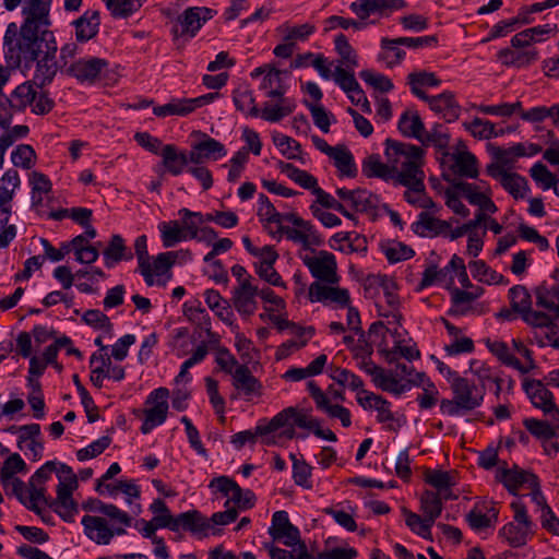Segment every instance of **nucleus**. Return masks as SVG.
<instances>
[{
  "instance_id": "f257e3e1",
  "label": "nucleus",
  "mask_w": 559,
  "mask_h": 559,
  "mask_svg": "<svg viewBox=\"0 0 559 559\" xmlns=\"http://www.w3.org/2000/svg\"><path fill=\"white\" fill-rule=\"evenodd\" d=\"M384 153L389 163L401 166L395 185L407 188L404 192L405 201L411 204L413 200H420L425 192V173L421 168L424 150L411 143L386 139Z\"/></svg>"
},
{
  "instance_id": "f03ea898",
  "label": "nucleus",
  "mask_w": 559,
  "mask_h": 559,
  "mask_svg": "<svg viewBox=\"0 0 559 559\" xmlns=\"http://www.w3.org/2000/svg\"><path fill=\"white\" fill-rule=\"evenodd\" d=\"M453 397L440 402V411L451 417L462 416L483 404L485 397L484 385H477L467 378L455 376L450 381Z\"/></svg>"
},
{
  "instance_id": "7ed1b4c3",
  "label": "nucleus",
  "mask_w": 559,
  "mask_h": 559,
  "mask_svg": "<svg viewBox=\"0 0 559 559\" xmlns=\"http://www.w3.org/2000/svg\"><path fill=\"white\" fill-rule=\"evenodd\" d=\"M41 39L45 37H4L5 61L8 67L15 69L22 62L27 67L40 57Z\"/></svg>"
},
{
  "instance_id": "20e7f679",
  "label": "nucleus",
  "mask_w": 559,
  "mask_h": 559,
  "mask_svg": "<svg viewBox=\"0 0 559 559\" xmlns=\"http://www.w3.org/2000/svg\"><path fill=\"white\" fill-rule=\"evenodd\" d=\"M438 44L437 37H396L390 39L383 37L378 60L384 62L388 68H393L402 62L405 57L403 46L407 48L435 47Z\"/></svg>"
},
{
  "instance_id": "39448f33",
  "label": "nucleus",
  "mask_w": 559,
  "mask_h": 559,
  "mask_svg": "<svg viewBox=\"0 0 559 559\" xmlns=\"http://www.w3.org/2000/svg\"><path fill=\"white\" fill-rule=\"evenodd\" d=\"M22 9L24 22L20 35H53L49 29L51 0H24Z\"/></svg>"
},
{
  "instance_id": "423d86ee",
  "label": "nucleus",
  "mask_w": 559,
  "mask_h": 559,
  "mask_svg": "<svg viewBox=\"0 0 559 559\" xmlns=\"http://www.w3.org/2000/svg\"><path fill=\"white\" fill-rule=\"evenodd\" d=\"M539 38L537 41H540ZM535 37L530 39L512 37L511 45L500 49L497 59L501 64L513 68H525L535 62L538 58V51L534 47Z\"/></svg>"
},
{
  "instance_id": "0eeeda50",
  "label": "nucleus",
  "mask_w": 559,
  "mask_h": 559,
  "mask_svg": "<svg viewBox=\"0 0 559 559\" xmlns=\"http://www.w3.org/2000/svg\"><path fill=\"white\" fill-rule=\"evenodd\" d=\"M169 390L167 388H158L153 390L146 397L145 404L148 405L144 409V420L141 426V432L150 433L155 427L165 423L168 414Z\"/></svg>"
},
{
  "instance_id": "6e6552de",
  "label": "nucleus",
  "mask_w": 559,
  "mask_h": 559,
  "mask_svg": "<svg viewBox=\"0 0 559 559\" xmlns=\"http://www.w3.org/2000/svg\"><path fill=\"white\" fill-rule=\"evenodd\" d=\"M304 264L308 267L312 277L319 283L335 285L340 282L336 258L333 253L321 250L317 255H305Z\"/></svg>"
},
{
  "instance_id": "1a4fd4ad",
  "label": "nucleus",
  "mask_w": 559,
  "mask_h": 559,
  "mask_svg": "<svg viewBox=\"0 0 559 559\" xmlns=\"http://www.w3.org/2000/svg\"><path fill=\"white\" fill-rule=\"evenodd\" d=\"M0 481L7 495L15 496L28 510L36 514H41L39 503L47 502V497L43 496L41 489H31L28 484L26 485L23 480L14 476L10 477V479L2 477Z\"/></svg>"
},
{
  "instance_id": "9d476101",
  "label": "nucleus",
  "mask_w": 559,
  "mask_h": 559,
  "mask_svg": "<svg viewBox=\"0 0 559 559\" xmlns=\"http://www.w3.org/2000/svg\"><path fill=\"white\" fill-rule=\"evenodd\" d=\"M44 48H41L40 57L37 61L36 70L33 78V84L41 88L50 84L57 73L56 52L58 49L55 37L41 39Z\"/></svg>"
},
{
  "instance_id": "9b49d317",
  "label": "nucleus",
  "mask_w": 559,
  "mask_h": 559,
  "mask_svg": "<svg viewBox=\"0 0 559 559\" xmlns=\"http://www.w3.org/2000/svg\"><path fill=\"white\" fill-rule=\"evenodd\" d=\"M309 300L311 302L335 304L345 308L350 302L349 292L346 288L334 287L331 284L313 282L309 286Z\"/></svg>"
},
{
  "instance_id": "f8f14e48",
  "label": "nucleus",
  "mask_w": 559,
  "mask_h": 559,
  "mask_svg": "<svg viewBox=\"0 0 559 559\" xmlns=\"http://www.w3.org/2000/svg\"><path fill=\"white\" fill-rule=\"evenodd\" d=\"M523 388L530 396L533 405L552 419H559V409L554 403L552 393L539 380H526Z\"/></svg>"
},
{
  "instance_id": "ddd939ff",
  "label": "nucleus",
  "mask_w": 559,
  "mask_h": 559,
  "mask_svg": "<svg viewBox=\"0 0 559 559\" xmlns=\"http://www.w3.org/2000/svg\"><path fill=\"white\" fill-rule=\"evenodd\" d=\"M269 534L274 540L282 542L287 547L301 543L299 530L289 522L286 511H276L273 514Z\"/></svg>"
},
{
  "instance_id": "4468645a",
  "label": "nucleus",
  "mask_w": 559,
  "mask_h": 559,
  "mask_svg": "<svg viewBox=\"0 0 559 559\" xmlns=\"http://www.w3.org/2000/svg\"><path fill=\"white\" fill-rule=\"evenodd\" d=\"M107 66L108 62L102 58L79 59L69 66L67 73L80 83L94 84Z\"/></svg>"
},
{
  "instance_id": "2eb2a0df",
  "label": "nucleus",
  "mask_w": 559,
  "mask_h": 559,
  "mask_svg": "<svg viewBox=\"0 0 559 559\" xmlns=\"http://www.w3.org/2000/svg\"><path fill=\"white\" fill-rule=\"evenodd\" d=\"M307 388L319 411L326 413L332 418H338L343 427L347 428L352 425L350 412L346 407L338 404L332 405L326 394L314 381H309Z\"/></svg>"
},
{
  "instance_id": "dca6fc26",
  "label": "nucleus",
  "mask_w": 559,
  "mask_h": 559,
  "mask_svg": "<svg viewBox=\"0 0 559 559\" xmlns=\"http://www.w3.org/2000/svg\"><path fill=\"white\" fill-rule=\"evenodd\" d=\"M336 194L341 200L348 202L353 211L361 213L374 212L380 201L378 195L361 188L354 190L337 188Z\"/></svg>"
},
{
  "instance_id": "f3484780",
  "label": "nucleus",
  "mask_w": 559,
  "mask_h": 559,
  "mask_svg": "<svg viewBox=\"0 0 559 559\" xmlns=\"http://www.w3.org/2000/svg\"><path fill=\"white\" fill-rule=\"evenodd\" d=\"M276 234L285 235L288 240L302 245L305 249L323 245V238L310 222H307V225H298L296 228L280 225L277 231L272 234L273 237Z\"/></svg>"
},
{
  "instance_id": "a211bd4d",
  "label": "nucleus",
  "mask_w": 559,
  "mask_h": 559,
  "mask_svg": "<svg viewBox=\"0 0 559 559\" xmlns=\"http://www.w3.org/2000/svg\"><path fill=\"white\" fill-rule=\"evenodd\" d=\"M257 296V285H253V283H242L241 286L234 287L231 302L240 316L248 318L252 316L258 308Z\"/></svg>"
},
{
  "instance_id": "6ab92c4d",
  "label": "nucleus",
  "mask_w": 559,
  "mask_h": 559,
  "mask_svg": "<svg viewBox=\"0 0 559 559\" xmlns=\"http://www.w3.org/2000/svg\"><path fill=\"white\" fill-rule=\"evenodd\" d=\"M401 166H395L388 162L384 164L378 154L367 156L361 163V173L367 178H380L384 181H397Z\"/></svg>"
},
{
  "instance_id": "aec40b11",
  "label": "nucleus",
  "mask_w": 559,
  "mask_h": 559,
  "mask_svg": "<svg viewBox=\"0 0 559 559\" xmlns=\"http://www.w3.org/2000/svg\"><path fill=\"white\" fill-rule=\"evenodd\" d=\"M177 532L182 528L198 538L209 536L210 521L198 510H189L176 516Z\"/></svg>"
},
{
  "instance_id": "412c9836",
  "label": "nucleus",
  "mask_w": 559,
  "mask_h": 559,
  "mask_svg": "<svg viewBox=\"0 0 559 559\" xmlns=\"http://www.w3.org/2000/svg\"><path fill=\"white\" fill-rule=\"evenodd\" d=\"M85 536L97 545H109L112 534L109 531V523L106 518L96 515H84L81 520Z\"/></svg>"
},
{
  "instance_id": "4be33fe9",
  "label": "nucleus",
  "mask_w": 559,
  "mask_h": 559,
  "mask_svg": "<svg viewBox=\"0 0 559 559\" xmlns=\"http://www.w3.org/2000/svg\"><path fill=\"white\" fill-rule=\"evenodd\" d=\"M497 478L510 493L516 495L518 490L524 485L528 487L536 486L538 477L533 473L514 466L513 468H501L498 472Z\"/></svg>"
},
{
  "instance_id": "5701e85b",
  "label": "nucleus",
  "mask_w": 559,
  "mask_h": 559,
  "mask_svg": "<svg viewBox=\"0 0 559 559\" xmlns=\"http://www.w3.org/2000/svg\"><path fill=\"white\" fill-rule=\"evenodd\" d=\"M414 234L419 237H437L448 233L451 228V224L447 221H442L431 216L427 212H421L418 215L416 222L411 225Z\"/></svg>"
},
{
  "instance_id": "b1692460",
  "label": "nucleus",
  "mask_w": 559,
  "mask_h": 559,
  "mask_svg": "<svg viewBox=\"0 0 559 559\" xmlns=\"http://www.w3.org/2000/svg\"><path fill=\"white\" fill-rule=\"evenodd\" d=\"M216 11L206 7H191L183 11L178 17V22L182 26L183 32L192 35L201 29V27L210 21Z\"/></svg>"
},
{
  "instance_id": "393cba45",
  "label": "nucleus",
  "mask_w": 559,
  "mask_h": 559,
  "mask_svg": "<svg viewBox=\"0 0 559 559\" xmlns=\"http://www.w3.org/2000/svg\"><path fill=\"white\" fill-rule=\"evenodd\" d=\"M431 110L439 114L445 121L451 122L459 118L461 107L452 92H443L437 96H430L425 100Z\"/></svg>"
},
{
  "instance_id": "a878e982",
  "label": "nucleus",
  "mask_w": 559,
  "mask_h": 559,
  "mask_svg": "<svg viewBox=\"0 0 559 559\" xmlns=\"http://www.w3.org/2000/svg\"><path fill=\"white\" fill-rule=\"evenodd\" d=\"M453 189L462 193V195L472 204L479 207L481 211H487V213L497 212V206L492 202V200L486 195L485 193L478 190L479 187L465 182V181H453Z\"/></svg>"
},
{
  "instance_id": "bb28decb",
  "label": "nucleus",
  "mask_w": 559,
  "mask_h": 559,
  "mask_svg": "<svg viewBox=\"0 0 559 559\" xmlns=\"http://www.w3.org/2000/svg\"><path fill=\"white\" fill-rule=\"evenodd\" d=\"M82 508L85 511L102 513L110 521H117L118 523L123 525L132 524V518L127 512L119 509L115 504L105 503L96 498H90L88 500L83 502Z\"/></svg>"
},
{
  "instance_id": "cd10ccee",
  "label": "nucleus",
  "mask_w": 559,
  "mask_h": 559,
  "mask_svg": "<svg viewBox=\"0 0 559 559\" xmlns=\"http://www.w3.org/2000/svg\"><path fill=\"white\" fill-rule=\"evenodd\" d=\"M160 156L163 166L173 176L181 175L188 165L186 152L179 151L174 144L164 145Z\"/></svg>"
},
{
  "instance_id": "c85d7f7f",
  "label": "nucleus",
  "mask_w": 559,
  "mask_h": 559,
  "mask_svg": "<svg viewBox=\"0 0 559 559\" xmlns=\"http://www.w3.org/2000/svg\"><path fill=\"white\" fill-rule=\"evenodd\" d=\"M340 177L355 178L358 169L354 159V155L344 144L336 145L335 151L330 155Z\"/></svg>"
},
{
  "instance_id": "c756f323",
  "label": "nucleus",
  "mask_w": 559,
  "mask_h": 559,
  "mask_svg": "<svg viewBox=\"0 0 559 559\" xmlns=\"http://www.w3.org/2000/svg\"><path fill=\"white\" fill-rule=\"evenodd\" d=\"M233 385L247 396L260 394L262 388L259 380L246 365L237 366L233 372Z\"/></svg>"
},
{
  "instance_id": "7c9ffc66",
  "label": "nucleus",
  "mask_w": 559,
  "mask_h": 559,
  "mask_svg": "<svg viewBox=\"0 0 559 559\" xmlns=\"http://www.w3.org/2000/svg\"><path fill=\"white\" fill-rule=\"evenodd\" d=\"M105 265L110 269L122 260H131L133 253L127 249L123 238L115 234L111 236L107 248L103 252Z\"/></svg>"
},
{
  "instance_id": "2f4dec72",
  "label": "nucleus",
  "mask_w": 559,
  "mask_h": 559,
  "mask_svg": "<svg viewBox=\"0 0 559 559\" xmlns=\"http://www.w3.org/2000/svg\"><path fill=\"white\" fill-rule=\"evenodd\" d=\"M452 171L460 177L475 179L478 177L479 170L477 159L471 152H459L452 155Z\"/></svg>"
},
{
  "instance_id": "473e14b6",
  "label": "nucleus",
  "mask_w": 559,
  "mask_h": 559,
  "mask_svg": "<svg viewBox=\"0 0 559 559\" xmlns=\"http://www.w3.org/2000/svg\"><path fill=\"white\" fill-rule=\"evenodd\" d=\"M397 128L404 136L418 141L421 140L425 131V124L418 112L411 110H406L401 115Z\"/></svg>"
},
{
  "instance_id": "72a5a7b5",
  "label": "nucleus",
  "mask_w": 559,
  "mask_h": 559,
  "mask_svg": "<svg viewBox=\"0 0 559 559\" xmlns=\"http://www.w3.org/2000/svg\"><path fill=\"white\" fill-rule=\"evenodd\" d=\"M407 81L412 93L421 100H426L430 97L423 91V87H433L440 85L441 83L435 73L426 71L409 73Z\"/></svg>"
},
{
  "instance_id": "f704fd0d",
  "label": "nucleus",
  "mask_w": 559,
  "mask_h": 559,
  "mask_svg": "<svg viewBox=\"0 0 559 559\" xmlns=\"http://www.w3.org/2000/svg\"><path fill=\"white\" fill-rule=\"evenodd\" d=\"M280 170L285 174L289 179L299 185L301 188L310 190L311 192L318 188V180L314 176L306 170L299 169L293 164L280 162Z\"/></svg>"
},
{
  "instance_id": "c9c22d12",
  "label": "nucleus",
  "mask_w": 559,
  "mask_h": 559,
  "mask_svg": "<svg viewBox=\"0 0 559 559\" xmlns=\"http://www.w3.org/2000/svg\"><path fill=\"white\" fill-rule=\"evenodd\" d=\"M193 111L191 98H171L167 104L153 108L154 115L163 118L168 116L185 117Z\"/></svg>"
},
{
  "instance_id": "e433bc0d",
  "label": "nucleus",
  "mask_w": 559,
  "mask_h": 559,
  "mask_svg": "<svg viewBox=\"0 0 559 559\" xmlns=\"http://www.w3.org/2000/svg\"><path fill=\"white\" fill-rule=\"evenodd\" d=\"M295 109L296 103L294 99H280L274 106L265 103L259 116L265 121L278 122L284 117L290 115Z\"/></svg>"
},
{
  "instance_id": "4c0bfd02",
  "label": "nucleus",
  "mask_w": 559,
  "mask_h": 559,
  "mask_svg": "<svg viewBox=\"0 0 559 559\" xmlns=\"http://www.w3.org/2000/svg\"><path fill=\"white\" fill-rule=\"evenodd\" d=\"M71 24L75 28V35H97L100 25V13L97 10H86Z\"/></svg>"
},
{
  "instance_id": "58836bf2",
  "label": "nucleus",
  "mask_w": 559,
  "mask_h": 559,
  "mask_svg": "<svg viewBox=\"0 0 559 559\" xmlns=\"http://www.w3.org/2000/svg\"><path fill=\"white\" fill-rule=\"evenodd\" d=\"M29 185L32 186V206L38 209L43 204V195L51 191L52 183L45 174L33 171L29 175Z\"/></svg>"
},
{
  "instance_id": "ea45409f",
  "label": "nucleus",
  "mask_w": 559,
  "mask_h": 559,
  "mask_svg": "<svg viewBox=\"0 0 559 559\" xmlns=\"http://www.w3.org/2000/svg\"><path fill=\"white\" fill-rule=\"evenodd\" d=\"M21 185L17 170L8 169L0 179V205H12L14 191Z\"/></svg>"
},
{
  "instance_id": "a19ab883",
  "label": "nucleus",
  "mask_w": 559,
  "mask_h": 559,
  "mask_svg": "<svg viewBox=\"0 0 559 559\" xmlns=\"http://www.w3.org/2000/svg\"><path fill=\"white\" fill-rule=\"evenodd\" d=\"M158 230L165 248H171L183 240H188L179 221L163 222L158 225Z\"/></svg>"
},
{
  "instance_id": "79ce46f5",
  "label": "nucleus",
  "mask_w": 559,
  "mask_h": 559,
  "mask_svg": "<svg viewBox=\"0 0 559 559\" xmlns=\"http://www.w3.org/2000/svg\"><path fill=\"white\" fill-rule=\"evenodd\" d=\"M443 509L442 498L440 493L432 490H426L420 497V510L431 523H435L440 516Z\"/></svg>"
},
{
  "instance_id": "37998d69",
  "label": "nucleus",
  "mask_w": 559,
  "mask_h": 559,
  "mask_svg": "<svg viewBox=\"0 0 559 559\" xmlns=\"http://www.w3.org/2000/svg\"><path fill=\"white\" fill-rule=\"evenodd\" d=\"M373 383L382 391L392 393L395 396H400L404 392L411 390V383L399 381L392 371L383 370L377 378H374Z\"/></svg>"
},
{
  "instance_id": "c03bdc74",
  "label": "nucleus",
  "mask_w": 559,
  "mask_h": 559,
  "mask_svg": "<svg viewBox=\"0 0 559 559\" xmlns=\"http://www.w3.org/2000/svg\"><path fill=\"white\" fill-rule=\"evenodd\" d=\"M380 352L384 356L386 362L391 365L395 364L400 357H404L408 361L420 357V352L416 346L402 345L401 341H396L392 348H383Z\"/></svg>"
},
{
  "instance_id": "a18cd8bd",
  "label": "nucleus",
  "mask_w": 559,
  "mask_h": 559,
  "mask_svg": "<svg viewBox=\"0 0 559 559\" xmlns=\"http://www.w3.org/2000/svg\"><path fill=\"white\" fill-rule=\"evenodd\" d=\"M536 306L555 312L559 301V285H539L535 289Z\"/></svg>"
},
{
  "instance_id": "49530a36",
  "label": "nucleus",
  "mask_w": 559,
  "mask_h": 559,
  "mask_svg": "<svg viewBox=\"0 0 559 559\" xmlns=\"http://www.w3.org/2000/svg\"><path fill=\"white\" fill-rule=\"evenodd\" d=\"M532 531L523 525L510 522L506 524L499 532V535L508 542L512 547H521L526 544L527 537Z\"/></svg>"
},
{
  "instance_id": "de8ad7c7",
  "label": "nucleus",
  "mask_w": 559,
  "mask_h": 559,
  "mask_svg": "<svg viewBox=\"0 0 559 559\" xmlns=\"http://www.w3.org/2000/svg\"><path fill=\"white\" fill-rule=\"evenodd\" d=\"M194 134L202 138L198 143L205 159L217 160L226 156L227 150L223 143L201 131H197Z\"/></svg>"
},
{
  "instance_id": "09e8293b",
  "label": "nucleus",
  "mask_w": 559,
  "mask_h": 559,
  "mask_svg": "<svg viewBox=\"0 0 559 559\" xmlns=\"http://www.w3.org/2000/svg\"><path fill=\"white\" fill-rule=\"evenodd\" d=\"M92 367L90 380L98 389L103 386V381L106 377V367L110 365V357L108 354L93 353L90 358Z\"/></svg>"
},
{
  "instance_id": "8fccbe9b",
  "label": "nucleus",
  "mask_w": 559,
  "mask_h": 559,
  "mask_svg": "<svg viewBox=\"0 0 559 559\" xmlns=\"http://www.w3.org/2000/svg\"><path fill=\"white\" fill-rule=\"evenodd\" d=\"M510 305L516 313L523 317L532 308V298L522 285H515L509 289Z\"/></svg>"
},
{
  "instance_id": "3c124183",
  "label": "nucleus",
  "mask_w": 559,
  "mask_h": 559,
  "mask_svg": "<svg viewBox=\"0 0 559 559\" xmlns=\"http://www.w3.org/2000/svg\"><path fill=\"white\" fill-rule=\"evenodd\" d=\"M118 491L126 495L127 503L132 507V510L135 514H140L142 511L140 503H133V500H138L141 495L140 487L134 483V480H118L112 487L111 496H115Z\"/></svg>"
},
{
  "instance_id": "603ef678",
  "label": "nucleus",
  "mask_w": 559,
  "mask_h": 559,
  "mask_svg": "<svg viewBox=\"0 0 559 559\" xmlns=\"http://www.w3.org/2000/svg\"><path fill=\"white\" fill-rule=\"evenodd\" d=\"M178 215L181 218L180 226L185 230L188 239L198 237L200 225L203 224V214L200 212H193L189 209H180Z\"/></svg>"
},
{
  "instance_id": "864d4df0",
  "label": "nucleus",
  "mask_w": 559,
  "mask_h": 559,
  "mask_svg": "<svg viewBox=\"0 0 559 559\" xmlns=\"http://www.w3.org/2000/svg\"><path fill=\"white\" fill-rule=\"evenodd\" d=\"M10 96L13 109L23 111L28 105L33 104L35 90L32 83L25 82L16 86Z\"/></svg>"
},
{
  "instance_id": "5fc2aeb1",
  "label": "nucleus",
  "mask_w": 559,
  "mask_h": 559,
  "mask_svg": "<svg viewBox=\"0 0 559 559\" xmlns=\"http://www.w3.org/2000/svg\"><path fill=\"white\" fill-rule=\"evenodd\" d=\"M82 320L95 329H99L106 336L111 338L114 336V325L108 316L97 309H91L84 312Z\"/></svg>"
},
{
  "instance_id": "6e6d98bb",
  "label": "nucleus",
  "mask_w": 559,
  "mask_h": 559,
  "mask_svg": "<svg viewBox=\"0 0 559 559\" xmlns=\"http://www.w3.org/2000/svg\"><path fill=\"white\" fill-rule=\"evenodd\" d=\"M469 269L474 278L487 284H499L503 282V275L491 270L484 261L469 262Z\"/></svg>"
},
{
  "instance_id": "4d7b16f0",
  "label": "nucleus",
  "mask_w": 559,
  "mask_h": 559,
  "mask_svg": "<svg viewBox=\"0 0 559 559\" xmlns=\"http://www.w3.org/2000/svg\"><path fill=\"white\" fill-rule=\"evenodd\" d=\"M531 24V20H527L525 15L519 10L518 14L513 17L501 20L496 23L489 35H503L508 33L518 32L524 25Z\"/></svg>"
},
{
  "instance_id": "13d9d810",
  "label": "nucleus",
  "mask_w": 559,
  "mask_h": 559,
  "mask_svg": "<svg viewBox=\"0 0 559 559\" xmlns=\"http://www.w3.org/2000/svg\"><path fill=\"white\" fill-rule=\"evenodd\" d=\"M234 104L239 111L247 116L255 118L260 115L254 96L250 90L236 91L234 93Z\"/></svg>"
},
{
  "instance_id": "bf43d9fd",
  "label": "nucleus",
  "mask_w": 559,
  "mask_h": 559,
  "mask_svg": "<svg viewBox=\"0 0 559 559\" xmlns=\"http://www.w3.org/2000/svg\"><path fill=\"white\" fill-rule=\"evenodd\" d=\"M11 162L15 167L31 169L36 163V153L31 145L20 144L12 151Z\"/></svg>"
},
{
  "instance_id": "052dcab7",
  "label": "nucleus",
  "mask_w": 559,
  "mask_h": 559,
  "mask_svg": "<svg viewBox=\"0 0 559 559\" xmlns=\"http://www.w3.org/2000/svg\"><path fill=\"white\" fill-rule=\"evenodd\" d=\"M450 135L442 124H435L430 131H424L421 142L424 145H433L437 148L444 150L448 147Z\"/></svg>"
},
{
  "instance_id": "680f3d73",
  "label": "nucleus",
  "mask_w": 559,
  "mask_h": 559,
  "mask_svg": "<svg viewBox=\"0 0 559 559\" xmlns=\"http://www.w3.org/2000/svg\"><path fill=\"white\" fill-rule=\"evenodd\" d=\"M141 3L136 0H107V9L115 19H127L136 12Z\"/></svg>"
},
{
  "instance_id": "e2e57ef3",
  "label": "nucleus",
  "mask_w": 559,
  "mask_h": 559,
  "mask_svg": "<svg viewBox=\"0 0 559 559\" xmlns=\"http://www.w3.org/2000/svg\"><path fill=\"white\" fill-rule=\"evenodd\" d=\"M292 414H293V407H287L276 414L267 424L265 425H258L257 426V433H260L261 436L269 435L271 432H274L278 430L280 428L292 426Z\"/></svg>"
},
{
  "instance_id": "0e129e2a",
  "label": "nucleus",
  "mask_w": 559,
  "mask_h": 559,
  "mask_svg": "<svg viewBox=\"0 0 559 559\" xmlns=\"http://www.w3.org/2000/svg\"><path fill=\"white\" fill-rule=\"evenodd\" d=\"M491 515L483 514L475 509L466 514V521L474 531H481L493 525L498 519V510L492 507L489 510Z\"/></svg>"
},
{
  "instance_id": "69168bd1",
  "label": "nucleus",
  "mask_w": 559,
  "mask_h": 559,
  "mask_svg": "<svg viewBox=\"0 0 559 559\" xmlns=\"http://www.w3.org/2000/svg\"><path fill=\"white\" fill-rule=\"evenodd\" d=\"M292 459L294 461L293 479L295 484L305 489H311L313 487L311 480V466L307 464L304 460L296 459L295 455H292Z\"/></svg>"
},
{
  "instance_id": "338daca9",
  "label": "nucleus",
  "mask_w": 559,
  "mask_h": 559,
  "mask_svg": "<svg viewBox=\"0 0 559 559\" xmlns=\"http://www.w3.org/2000/svg\"><path fill=\"white\" fill-rule=\"evenodd\" d=\"M530 175L544 190L555 189L556 183H558L556 176L540 162L532 166Z\"/></svg>"
},
{
  "instance_id": "774afa93",
  "label": "nucleus",
  "mask_w": 559,
  "mask_h": 559,
  "mask_svg": "<svg viewBox=\"0 0 559 559\" xmlns=\"http://www.w3.org/2000/svg\"><path fill=\"white\" fill-rule=\"evenodd\" d=\"M382 251L390 263L408 260L415 254V251L403 242H393L383 246Z\"/></svg>"
}]
</instances>
